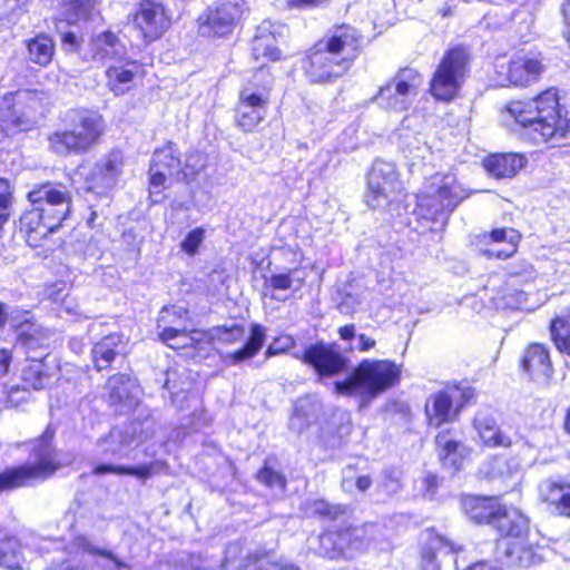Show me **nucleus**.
<instances>
[{"instance_id":"obj_1","label":"nucleus","mask_w":570,"mask_h":570,"mask_svg":"<svg viewBox=\"0 0 570 570\" xmlns=\"http://www.w3.org/2000/svg\"><path fill=\"white\" fill-rule=\"evenodd\" d=\"M358 35L350 26L336 27L318 40L303 59L311 82H334L343 77L357 57Z\"/></svg>"},{"instance_id":"obj_2","label":"nucleus","mask_w":570,"mask_h":570,"mask_svg":"<svg viewBox=\"0 0 570 570\" xmlns=\"http://www.w3.org/2000/svg\"><path fill=\"white\" fill-rule=\"evenodd\" d=\"M508 112L535 141H550L570 135V112L561 114L558 90L547 89L531 101H512Z\"/></svg>"},{"instance_id":"obj_3","label":"nucleus","mask_w":570,"mask_h":570,"mask_svg":"<svg viewBox=\"0 0 570 570\" xmlns=\"http://www.w3.org/2000/svg\"><path fill=\"white\" fill-rule=\"evenodd\" d=\"M402 365L390 360L364 358L343 381L335 383L341 395H357L370 402L400 383Z\"/></svg>"},{"instance_id":"obj_4","label":"nucleus","mask_w":570,"mask_h":570,"mask_svg":"<svg viewBox=\"0 0 570 570\" xmlns=\"http://www.w3.org/2000/svg\"><path fill=\"white\" fill-rule=\"evenodd\" d=\"M55 431L48 426L43 434L35 441L32 454L35 462L7 469L0 473V493L30 485L52 476L62 463L52 445Z\"/></svg>"},{"instance_id":"obj_5","label":"nucleus","mask_w":570,"mask_h":570,"mask_svg":"<svg viewBox=\"0 0 570 570\" xmlns=\"http://www.w3.org/2000/svg\"><path fill=\"white\" fill-rule=\"evenodd\" d=\"M67 118L70 128L56 131L48 138L49 148L57 155L86 153L104 132V119L97 111L73 109L68 112Z\"/></svg>"},{"instance_id":"obj_6","label":"nucleus","mask_w":570,"mask_h":570,"mask_svg":"<svg viewBox=\"0 0 570 570\" xmlns=\"http://www.w3.org/2000/svg\"><path fill=\"white\" fill-rule=\"evenodd\" d=\"M466 197L468 194L453 175L435 174L424 181L416 195L415 210L424 219L444 222Z\"/></svg>"},{"instance_id":"obj_7","label":"nucleus","mask_w":570,"mask_h":570,"mask_svg":"<svg viewBox=\"0 0 570 570\" xmlns=\"http://www.w3.org/2000/svg\"><path fill=\"white\" fill-rule=\"evenodd\" d=\"M32 208L20 219L26 232L27 243L38 247L42 238L57 230L71 212L72 203L49 204L43 200H30Z\"/></svg>"},{"instance_id":"obj_8","label":"nucleus","mask_w":570,"mask_h":570,"mask_svg":"<svg viewBox=\"0 0 570 570\" xmlns=\"http://www.w3.org/2000/svg\"><path fill=\"white\" fill-rule=\"evenodd\" d=\"M403 191V184L396 165L392 161L376 159L367 177L365 202L372 208H386Z\"/></svg>"},{"instance_id":"obj_9","label":"nucleus","mask_w":570,"mask_h":570,"mask_svg":"<svg viewBox=\"0 0 570 570\" xmlns=\"http://www.w3.org/2000/svg\"><path fill=\"white\" fill-rule=\"evenodd\" d=\"M468 62L469 53L464 48L450 49L431 80V94L439 100L453 99L464 81Z\"/></svg>"},{"instance_id":"obj_10","label":"nucleus","mask_w":570,"mask_h":570,"mask_svg":"<svg viewBox=\"0 0 570 570\" xmlns=\"http://www.w3.org/2000/svg\"><path fill=\"white\" fill-rule=\"evenodd\" d=\"M38 107L36 95L29 91L4 95L0 104L1 131L11 136L32 129Z\"/></svg>"},{"instance_id":"obj_11","label":"nucleus","mask_w":570,"mask_h":570,"mask_svg":"<svg viewBox=\"0 0 570 570\" xmlns=\"http://www.w3.org/2000/svg\"><path fill=\"white\" fill-rule=\"evenodd\" d=\"M421 83L422 78L416 70L402 69L390 82L379 89L372 101L384 109L406 110L410 98L417 95Z\"/></svg>"},{"instance_id":"obj_12","label":"nucleus","mask_w":570,"mask_h":570,"mask_svg":"<svg viewBox=\"0 0 570 570\" xmlns=\"http://www.w3.org/2000/svg\"><path fill=\"white\" fill-rule=\"evenodd\" d=\"M245 10L244 0H218L199 17V32L206 37H224L235 28Z\"/></svg>"},{"instance_id":"obj_13","label":"nucleus","mask_w":570,"mask_h":570,"mask_svg":"<svg viewBox=\"0 0 570 570\" xmlns=\"http://www.w3.org/2000/svg\"><path fill=\"white\" fill-rule=\"evenodd\" d=\"M343 559H354L370 549H377L385 541L384 530L376 523L343 525L338 529Z\"/></svg>"},{"instance_id":"obj_14","label":"nucleus","mask_w":570,"mask_h":570,"mask_svg":"<svg viewBox=\"0 0 570 570\" xmlns=\"http://www.w3.org/2000/svg\"><path fill=\"white\" fill-rule=\"evenodd\" d=\"M471 395L470 390H461L458 386H450L432 394L425 402L429 425L440 428L453 421Z\"/></svg>"},{"instance_id":"obj_15","label":"nucleus","mask_w":570,"mask_h":570,"mask_svg":"<svg viewBox=\"0 0 570 570\" xmlns=\"http://www.w3.org/2000/svg\"><path fill=\"white\" fill-rule=\"evenodd\" d=\"M122 164L121 151L111 150L105 159L94 166H81L79 175L83 177L85 189L96 195H106L115 187L121 174Z\"/></svg>"},{"instance_id":"obj_16","label":"nucleus","mask_w":570,"mask_h":570,"mask_svg":"<svg viewBox=\"0 0 570 570\" xmlns=\"http://www.w3.org/2000/svg\"><path fill=\"white\" fill-rule=\"evenodd\" d=\"M493 528L500 534L498 540V549L505 557H511L514 550L511 546L527 538L529 530L528 519L518 509L499 508L492 520Z\"/></svg>"},{"instance_id":"obj_17","label":"nucleus","mask_w":570,"mask_h":570,"mask_svg":"<svg viewBox=\"0 0 570 570\" xmlns=\"http://www.w3.org/2000/svg\"><path fill=\"white\" fill-rule=\"evenodd\" d=\"M301 360L311 365L320 377L333 376L347 368L348 360L334 344L317 342L305 348Z\"/></svg>"},{"instance_id":"obj_18","label":"nucleus","mask_w":570,"mask_h":570,"mask_svg":"<svg viewBox=\"0 0 570 570\" xmlns=\"http://www.w3.org/2000/svg\"><path fill=\"white\" fill-rule=\"evenodd\" d=\"M135 21L148 41L163 36L170 24V19L161 3L148 2L142 4Z\"/></svg>"},{"instance_id":"obj_19","label":"nucleus","mask_w":570,"mask_h":570,"mask_svg":"<svg viewBox=\"0 0 570 570\" xmlns=\"http://www.w3.org/2000/svg\"><path fill=\"white\" fill-rule=\"evenodd\" d=\"M540 499L559 515L570 518V482L562 478H548L539 484Z\"/></svg>"},{"instance_id":"obj_20","label":"nucleus","mask_w":570,"mask_h":570,"mask_svg":"<svg viewBox=\"0 0 570 570\" xmlns=\"http://www.w3.org/2000/svg\"><path fill=\"white\" fill-rule=\"evenodd\" d=\"M542 71V65L538 59L528 56H515L508 65L505 79L501 86H529L537 81Z\"/></svg>"},{"instance_id":"obj_21","label":"nucleus","mask_w":570,"mask_h":570,"mask_svg":"<svg viewBox=\"0 0 570 570\" xmlns=\"http://www.w3.org/2000/svg\"><path fill=\"white\" fill-rule=\"evenodd\" d=\"M107 399L110 404L131 409L138 403L139 387L136 381L126 374H115L106 382Z\"/></svg>"},{"instance_id":"obj_22","label":"nucleus","mask_w":570,"mask_h":570,"mask_svg":"<svg viewBox=\"0 0 570 570\" xmlns=\"http://www.w3.org/2000/svg\"><path fill=\"white\" fill-rule=\"evenodd\" d=\"M525 164V156L515 153L495 154L483 160L485 170L498 179L514 177Z\"/></svg>"},{"instance_id":"obj_23","label":"nucleus","mask_w":570,"mask_h":570,"mask_svg":"<svg viewBox=\"0 0 570 570\" xmlns=\"http://www.w3.org/2000/svg\"><path fill=\"white\" fill-rule=\"evenodd\" d=\"M139 424L130 423L122 426L112 428L108 434L97 440V445L102 453L118 455L121 454L135 441Z\"/></svg>"},{"instance_id":"obj_24","label":"nucleus","mask_w":570,"mask_h":570,"mask_svg":"<svg viewBox=\"0 0 570 570\" xmlns=\"http://www.w3.org/2000/svg\"><path fill=\"white\" fill-rule=\"evenodd\" d=\"M92 58L106 65L122 62L127 56L126 46L112 32L99 35L92 42Z\"/></svg>"},{"instance_id":"obj_25","label":"nucleus","mask_w":570,"mask_h":570,"mask_svg":"<svg viewBox=\"0 0 570 570\" xmlns=\"http://www.w3.org/2000/svg\"><path fill=\"white\" fill-rule=\"evenodd\" d=\"M126 341L121 334H109L97 342L91 350V357L98 371L108 368L116 356L125 353Z\"/></svg>"},{"instance_id":"obj_26","label":"nucleus","mask_w":570,"mask_h":570,"mask_svg":"<svg viewBox=\"0 0 570 570\" xmlns=\"http://www.w3.org/2000/svg\"><path fill=\"white\" fill-rule=\"evenodd\" d=\"M139 66L135 61L115 62L106 70L107 87L116 95L122 96L134 86Z\"/></svg>"},{"instance_id":"obj_27","label":"nucleus","mask_w":570,"mask_h":570,"mask_svg":"<svg viewBox=\"0 0 570 570\" xmlns=\"http://www.w3.org/2000/svg\"><path fill=\"white\" fill-rule=\"evenodd\" d=\"M271 21H263L256 29L252 41V56L256 61L261 59L276 61L281 58V50L276 46V38Z\"/></svg>"},{"instance_id":"obj_28","label":"nucleus","mask_w":570,"mask_h":570,"mask_svg":"<svg viewBox=\"0 0 570 570\" xmlns=\"http://www.w3.org/2000/svg\"><path fill=\"white\" fill-rule=\"evenodd\" d=\"M426 548L422 551V570H440V564L436 561V554H451L458 553L461 550L460 546L435 533L433 529L428 530Z\"/></svg>"},{"instance_id":"obj_29","label":"nucleus","mask_w":570,"mask_h":570,"mask_svg":"<svg viewBox=\"0 0 570 570\" xmlns=\"http://www.w3.org/2000/svg\"><path fill=\"white\" fill-rule=\"evenodd\" d=\"M150 166L154 170H161L168 173L169 176H175L176 179H185L196 171L188 173L186 169H181L178 150L173 142L155 150Z\"/></svg>"},{"instance_id":"obj_30","label":"nucleus","mask_w":570,"mask_h":570,"mask_svg":"<svg viewBox=\"0 0 570 570\" xmlns=\"http://www.w3.org/2000/svg\"><path fill=\"white\" fill-rule=\"evenodd\" d=\"M521 470L520 462L514 458L495 456L488 461L481 472L489 481H498L504 487L515 483Z\"/></svg>"},{"instance_id":"obj_31","label":"nucleus","mask_w":570,"mask_h":570,"mask_svg":"<svg viewBox=\"0 0 570 570\" xmlns=\"http://www.w3.org/2000/svg\"><path fill=\"white\" fill-rule=\"evenodd\" d=\"M499 508L498 499L492 497L469 495L462 499V509L465 515L475 523L488 522L492 524Z\"/></svg>"},{"instance_id":"obj_32","label":"nucleus","mask_w":570,"mask_h":570,"mask_svg":"<svg viewBox=\"0 0 570 570\" xmlns=\"http://www.w3.org/2000/svg\"><path fill=\"white\" fill-rule=\"evenodd\" d=\"M267 557V551L256 549L244 553L242 546L234 542L227 546L222 567L225 570H244L250 564L258 563Z\"/></svg>"},{"instance_id":"obj_33","label":"nucleus","mask_w":570,"mask_h":570,"mask_svg":"<svg viewBox=\"0 0 570 570\" xmlns=\"http://www.w3.org/2000/svg\"><path fill=\"white\" fill-rule=\"evenodd\" d=\"M474 426L479 433L480 439L485 445L491 448L511 446V439L501 432L492 416L485 413H479L474 419Z\"/></svg>"},{"instance_id":"obj_34","label":"nucleus","mask_w":570,"mask_h":570,"mask_svg":"<svg viewBox=\"0 0 570 570\" xmlns=\"http://www.w3.org/2000/svg\"><path fill=\"white\" fill-rule=\"evenodd\" d=\"M522 367L532 376H548L552 371L548 348L542 344H531L524 352Z\"/></svg>"},{"instance_id":"obj_35","label":"nucleus","mask_w":570,"mask_h":570,"mask_svg":"<svg viewBox=\"0 0 570 570\" xmlns=\"http://www.w3.org/2000/svg\"><path fill=\"white\" fill-rule=\"evenodd\" d=\"M265 330L259 324H253L250 335L245 345L238 351L226 354L223 360L226 364L235 365L254 357L263 347L265 342Z\"/></svg>"},{"instance_id":"obj_36","label":"nucleus","mask_w":570,"mask_h":570,"mask_svg":"<svg viewBox=\"0 0 570 570\" xmlns=\"http://www.w3.org/2000/svg\"><path fill=\"white\" fill-rule=\"evenodd\" d=\"M29 200H43L49 204L72 203V196L69 188L62 183L47 181L36 185L28 193Z\"/></svg>"},{"instance_id":"obj_37","label":"nucleus","mask_w":570,"mask_h":570,"mask_svg":"<svg viewBox=\"0 0 570 570\" xmlns=\"http://www.w3.org/2000/svg\"><path fill=\"white\" fill-rule=\"evenodd\" d=\"M272 81L264 83H248L245 86L238 97L236 106L249 107L263 111H267L271 98Z\"/></svg>"},{"instance_id":"obj_38","label":"nucleus","mask_w":570,"mask_h":570,"mask_svg":"<svg viewBox=\"0 0 570 570\" xmlns=\"http://www.w3.org/2000/svg\"><path fill=\"white\" fill-rule=\"evenodd\" d=\"M435 442L440 448L439 458L443 466L458 471L465 456V446L460 442L449 439L445 433L436 435Z\"/></svg>"},{"instance_id":"obj_39","label":"nucleus","mask_w":570,"mask_h":570,"mask_svg":"<svg viewBox=\"0 0 570 570\" xmlns=\"http://www.w3.org/2000/svg\"><path fill=\"white\" fill-rule=\"evenodd\" d=\"M187 315V309L184 307L171 306L164 307L158 317V327L161 328L159 332V338L166 343L169 347H177L171 342L187 334V328L185 326H167L166 323L169 322L170 316L177 317L179 321Z\"/></svg>"},{"instance_id":"obj_40","label":"nucleus","mask_w":570,"mask_h":570,"mask_svg":"<svg viewBox=\"0 0 570 570\" xmlns=\"http://www.w3.org/2000/svg\"><path fill=\"white\" fill-rule=\"evenodd\" d=\"M307 517L335 521L347 513L344 504L331 503L324 499H306L301 507Z\"/></svg>"},{"instance_id":"obj_41","label":"nucleus","mask_w":570,"mask_h":570,"mask_svg":"<svg viewBox=\"0 0 570 570\" xmlns=\"http://www.w3.org/2000/svg\"><path fill=\"white\" fill-rule=\"evenodd\" d=\"M28 59L41 67H47L55 53L53 41L46 35H39L27 43Z\"/></svg>"},{"instance_id":"obj_42","label":"nucleus","mask_w":570,"mask_h":570,"mask_svg":"<svg viewBox=\"0 0 570 570\" xmlns=\"http://www.w3.org/2000/svg\"><path fill=\"white\" fill-rule=\"evenodd\" d=\"M155 463H145L136 466L129 465H114V464H98L92 473L95 475H104V474H120V475H130L135 476L138 480L145 482L154 474Z\"/></svg>"},{"instance_id":"obj_43","label":"nucleus","mask_w":570,"mask_h":570,"mask_svg":"<svg viewBox=\"0 0 570 570\" xmlns=\"http://www.w3.org/2000/svg\"><path fill=\"white\" fill-rule=\"evenodd\" d=\"M490 238L495 243H505L507 245L503 249H489L487 252L489 256L497 258H508L517 252L520 235L513 228H498L490 233Z\"/></svg>"},{"instance_id":"obj_44","label":"nucleus","mask_w":570,"mask_h":570,"mask_svg":"<svg viewBox=\"0 0 570 570\" xmlns=\"http://www.w3.org/2000/svg\"><path fill=\"white\" fill-rule=\"evenodd\" d=\"M23 561L21 544L14 537L0 540V566L10 570L20 569Z\"/></svg>"},{"instance_id":"obj_45","label":"nucleus","mask_w":570,"mask_h":570,"mask_svg":"<svg viewBox=\"0 0 570 570\" xmlns=\"http://www.w3.org/2000/svg\"><path fill=\"white\" fill-rule=\"evenodd\" d=\"M315 553L331 560L343 559L338 530L321 533L313 547Z\"/></svg>"},{"instance_id":"obj_46","label":"nucleus","mask_w":570,"mask_h":570,"mask_svg":"<svg viewBox=\"0 0 570 570\" xmlns=\"http://www.w3.org/2000/svg\"><path fill=\"white\" fill-rule=\"evenodd\" d=\"M305 273L299 268L289 269L287 273L272 275L266 284L275 291L299 289L305 282Z\"/></svg>"},{"instance_id":"obj_47","label":"nucleus","mask_w":570,"mask_h":570,"mask_svg":"<svg viewBox=\"0 0 570 570\" xmlns=\"http://www.w3.org/2000/svg\"><path fill=\"white\" fill-rule=\"evenodd\" d=\"M550 332L557 348L570 356V313L556 317L551 322Z\"/></svg>"},{"instance_id":"obj_48","label":"nucleus","mask_w":570,"mask_h":570,"mask_svg":"<svg viewBox=\"0 0 570 570\" xmlns=\"http://www.w3.org/2000/svg\"><path fill=\"white\" fill-rule=\"evenodd\" d=\"M22 381L26 386L33 390H41L49 381V376L46 372V365L41 360L31 361L22 370Z\"/></svg>"},{"instance_id":"obj_49","label":"nucleus","mask_w":570,"mask_h":570,"mask_svg":"<svg viewBox=\"0 0 570 570\" xmlns=\"http://www.w3.org/2000/svg\"><path fill=\"white\" fill-rule=\"evenodd\" d=\"M266 111L236 106L235 119L238 128L244 132H252L258 124L265 118Z\"/></svg>"},{"instance_id":"obj_50","label":"nucleus","mask_w":570,"mask_h":570,"mask_svg":"<svg viewBox=\"0 0 570 570\" xmlns=\"http://www.w3.org/2000/svg\"><path fill=\"white\" fill-rule=\"evenodd\" d=\"M61 6L66 20L73 23L87 18L94 7V0H61Z\"/></svg>"},{"instance_id":"obj_51","label":"nucleus","mask_w":570,"mask_h":570,"mask_svg":"<svg viewBox=\"0 0 570 570\" xmlns=\"http://www.w3.org/2000/svg\"><path fill=\"white\" fill-rule=\"evenodd\" d=\"M525 541L527 538L513 543L511 548L514 550V553L511 557H509L510 559L514 558V560H512V563L524 568L535 563H540L542 561V558L538 556L533 547L525 546Z\"/></svg>"},{"instance_id":"obj_52","label":"nucleus","mask_w":570,"mask_h":570,"mask_svg":"<svg viewBox=\"0 0 570 570\" xmlns=\"http://www.w3.org/2000/svg\"><path fill=\"white\" fill-rule=\"evenodd\" d=\"M73 544L78 549H81L90 554L100 556V557H104V558L112 561L117 569L129 568V566L125 561L120 560L114 552H111L110 550L99 549V548L95 547L94 544H91L89 539L85 535L76 537L73 539Z\"/></svg>"},{"instance_id":"obj_53","label":"nucleus","mask_w":570,"mask_h":570,"mask_svg":"<svg viewBox=\"0 0 570 570\" xmlns=\"http://www.w3.org/2000/svg\"><path fill=\"white\" fill-rule=\"evenodd\" d=\"M13 204V189L10 181L0 178V229L9 220Z\"/></svg>"},{"instance_id":"obj_54","label":"nucleus","mask_w":570,"mask_h":570,"mask_svg":"<svg viewBox=\"0 0 570 570\" xmlns=\"http://www.w3.org/2000/svg\"><path fill=\"white\" fill-rule=\"evenodd\" d=\"M32 320L30 311L21 309L18 307L8 309L6 312V326L9 325L14 331L24 330Z\"/></svg>"},{"instance_id":"obj_55","label":"nucleus","mask_w":570,"mask_h":570,"mask_svg":"<svg viewBox=\"0 0 570 570\" xmlns=\"http://www.w3.org/2000/svg\"><path fill=\"white\" fill-rule=\"evenodd\" d=\"M351 472V468L348 466L346 470H344V475L341 481V488L346 493H352L354 489L357 491L364 493L366 492L371 485L372 480L367 475H360L355 480L350 476L347 473Z\"/></svg>"},{"instance_id":"obj_56","label":"nucleus","mask_w":570,"mask_h":570,"mask_svg":"<svg viewBox=\"0 0 570 570\" xmlns=\"http://www.w3.org/2000/svg\"><path fill=\"white\" fill-rule=\"evenodd\" d=\"M320 410V403L309 396L297 400L294 406V411L296 413L302 417H305L304 420H308L312 423L317 420Z\"/></svg>"},{"instance_id":"obj_57","label":"nucleus","mask_w":570,"mask_h":570,"mask_svg":"<svg viewBox=\"0 0 570 570\" xmlns=\"http://www.w3.org/2000/svg\"><path fill=\"white\" fill-rule=\"evenodd\" d=\"M245 330L243 326L234 325L232 327H219L216 330L215 338L225 344H234L240 342L244 337Z\"/></svg>"},{"instance_id":"obj_58","label":"nucleus","mask_w":570,"mask_h":570,"mask_svg":"<svg viewBox=\"0 0 570 570\" xmlns=\"http://www.w3.org/2000/svg\"><path fill=\"white\" fill-rule=\"evenodd\" d=\"M149 175H150V197L151 202L154 204L159 203L160 198L154 197L160 194L161 188L165 187V181L167 178H170L171 176L168 175V173L161 171V170H154L151 167L149 168Z\"/></svg>"},{"instance_id":"obj_59","label":"nucleus","mask_w":570,"mask_h":570,"mask_svg":"<svg viewBox=\"0 0 570 570\" xmlns=\"http://www.w3.org/2000/svg\"><path fill=\"white\" fill-rule=\"evenodd\" d=\"M205 238V230L203 228H195L190 230L181 242V249L188 255H194Z\"/></svg>"},{"instance_id":"obj_60","label":"nucleus","mask_w":570,"mask_h":570,"mask_svg":"<svg viewBox=\"0 0 570 570\" xmlns=\"http://www.w3.org/2000/svg\"><path fill=\"white\" fill-rule=\"evenodd\" d=\"M257 479L261 483L269 487V488H281V489H284L285 487V479L284 476L278 473L277 471L268 468V466H264L257 474Z\"/></svg>"},{"instance_id":"obj_61","label":"nucleus","mask_w":570,"mask_h":570,"mask_svg":"<svg viewBox=\"0 0 570 570\" xmlns=\"http://www.w3.org/2000/svg\"><path fill=\"white\" fill-rule=\"evenodd\" d=\"M256 570H299L297 567L286 562H259Z\"/></svg>"},{"instance_id":"obj_62","label":"nucleus","mask_w":570,"mask_h":570,"mask_svg":"<svg viewBox=\"0 0 570 570\" xmlns=\"http://www.w3.org/2000/svg\"><path fill=\"white\" fill-rule=\"evenodd\" d=\"M304 419L305 417H302L298 413L294 411V414L289 420V429L297 433L303 432L312 423L308 420Z\"/></svg>"},{"instance_id":"obj_63","label":"nucleus","mask_w":570,"mask_h":570,"mask_svg":"<svg viewBox=\"0 0 570 570\" xmlns=\"http://www.w3.org/2000/svg\"><path fill=\"white\" fill-rule=\"evenodd\" d=\"M562 16L564 20L563 36L570 43V0H566L562 4Z\"/></svg>"},{"instance_id":"obj_64","label":"nucleus","mask_w":570,"mask_h":570,"mask_svg":"<svg viewBox=\"0 0 570 570\" xmlns=\"http://www.w3.org/2000/svg\"><path fill=\"white\" fill-rule=\"evenodd\" d=\"M382 488L389 493H395L400 490L401 484L396 476H392L391 473H387L385 475V481L383 482Z\"/></svg>"}]
</instances>
